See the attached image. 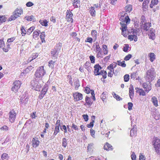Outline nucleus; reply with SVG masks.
I'll return each mask as SVG.
<instances>
[{
	"label": "nucleus",
	"mask_w": 160,
	"mask_h": 160,
	"mask_svg": "<svg viewBox=\"0 0 160 160\" xmlns=\"http://www.w3.org/2000/svg\"><path fill=\"white\" fill-rule=\"evenodd\" d=\"M89 58L91 62V63H95V57L93 56H90L89 57Z\"/></svg>",
	"instance_id": "60"
},
{
	"label": "nucleus",
	"mask_w": 160,
	"mask_h": 160,
	"mask_svg": "<svg viewBox=\"0 0 160 160\" xmlns=\"http://www.w3.org/2000/svg\"><path fill=\"white\" fill-rule=\"evenodd\" d=\"M135 90H136V92L138 93L139 95L142 96L146 95L145 92L142 89L137 88H135Z\"/></svg>",
	"instance_id": "14"
},
{
	"label": "nucleus",
	"mask_w": 160,
	"mask_h": 160,
	"mask_svg": "<svg viewBox=\"0 0 160 160\" xmlns=\"http://www.w3.org/2000/svg\"><path fill=\"white\" fill-rule=\"evenodd\" d=\"M16 113L13 110H12L9 112V119L11 123L13 122L16 118Z\"/></svg>",
	"instance_id": "7"
},
{
	"label": "nucleus",
	"mask_w": 160,
	"mask_h": 160,
	"mask_svg": "<svg viewBox=\"0 0 160 160\" xmlns=\"http://www.w3.org/2000/svg\"><path fill=\"white\" fill-rule=\"evenodd\" d=\"M62 47V43L59 42L57 44V45L55 47V49H56L59 52Z\"/></svg>",
	"instance_id": "37"
},
{
	"label": "nucleus",
	"mask_w": 160,
	"mask_h": 160,
	"mask_svg": "<svg viewBox=\"0 0 160 160\" xmlns=\"http://www.w3.org/2000/svg\"><path fill=\"white\" fill-rule=\"evenodd\" d=\"M90 12L92 16H95L96 15V12L94 9V7H91L90 10Z\"/></svg>",
	"instance_id": "29"
},
{
	"label": "nucleus",
	"mask_w": 160,
	"mask_h": 160,
	"mask_svg": "<svg viewBox=\"0 0 160 160\" xmlns=\"http://www.w3.org/2000/svg\"><path fill=\"white\" fill-rule=\"evenodd\" d=\"M74 83L75 85V88L76 89H77L80 86L79 81L78 80H77L74 82Z\"/></svg>",
	"instance_id": "52"
},
{
	"label": "nucleus",
	"mask_w": 160,
	"mask_h": 160,
	"mask_svg": "<svg viewBox=\"0 0 160 160\" xmlns=\"http://www.w3.org/2000/svg\"><path fill=\"white\" fill-rule=\"evenodd\" d=\"M39 22L42 26L46 27L48 25V22L46 20H40L39 21Z\"/></svg>",
	"instance_id": "30"
},
{
	"label": "nucleus",
	"mask_w": 160,
	"mask_h": 160,
	"mask_svg": "<svg viewBox=\"0 0 160 160\" xmlns=\"http://www.w3.org/2000/svg\"><path fill=\"white\" fill-rule=\"evenodd\" d=\"M46 94V93L44 92H42V91L41 94L38 96V98L39 99H41L44 96V95Z\"/></svg>",
	"instance_id": "55"
},
{
	"label": "nucleus",
	"mask_w": 160,
	"mask_h": 160,
	"mask_svg": "<svg viewBox=\"0 0 160 160\" xmlns=\"http://www.w3.org/2000/svg\"><path fill=\"white\" fill-rule=\"evenodd\" d=\"M8 128L6 126H4L0 128L1 131H7L8 130Z\"/></svg>",
	"instance_id": "58"
},
{
	"label": "nucleus",
	"mask_w": 160,
	"mask_h": 160,
	"mask_svg": "<svg viewBox=\"0 0 160 160\" xmlns=\"http://www.w3.org/2000/svg\"><path fill=\"white\" fill-rule=\"evenodd\" d=\"M93 145L94 144L92 143L88 144L87 147V150L88 151L89 150H90L92 149Z\"/></svg>",
	"instance_id": "54"
},
{
	"label": "nucleus",
	"mask_w": 160,
	"mask_h": 160,
	"mask_svg": "<svg viewBox=\"0 0 160 160\" xmlns=\"http://www.w3.org/2000/svg\"><path fill=\"white\" fill-rule=\"evenodd\" d=\"M90 91L91 92V94L92 96V99L94 100H95V94L94 93V91L93 90H91L88 87H86L85 90V92L87 93H89L90 92Z\"/></svg>",
	"instance_id": "13"
},
{
	"label": "nucleus",
	"mask_w": 160,
	"mask_h": 160,
	"mask_svg": "<svg viewBox=\"0 0 160 160\" xmlns=\"http://www.w3.org/2000/svg\"><path fill=\"white\" fill-rule=\"evenodd\" d=\"M118 65L121 66L123 67H126V64L125 63V61H124L122 62L120 61H118Z\"/></svg>",
	"instance_id": "36"
},
{
	"label": "nucleus",
	"mask_w": 160,
	"mask_h": 160,
	"mask_svg": "<svg viewBox=\"0 0 160 160\" xmlns=\"http://www.w3.org/2000/svg\"><path fill=\"white\" fill-rule=\"evenodd\" d=\"M130 47L128 44H125L124 45V46L123 48V50L125 52H128L129 50V49Z\"/></svg>",
	"instance_id": "38"
},
{
	"label": "nucleus",
	"mask_w": 160,
	"mask_h": 160,
	"mask_svg": "<svg viewBox=\"0 0 160 160\" xmlns=\"http://www.w3.org/2000/svg\"><path fill=\"white\" fill-rule=\"evenodd\" d=\"M117 66V64H113V63L110 64L109 66H108L107 69H112L114 70V68H115Z\"/></svg>",
	"instance_id": "33"
},
{
	"label": "nucleus",
	"mask_w": 160,
	"mask_h": 160,
	"mask_svg": "<svg viewBox=\"0 0 160 160\" xmlns=\"http://www.w3.org/2000/svg\"><path fill=\"white\" fill-rule=\"evenodd\" d=\"M129 79V76L128 74H126L124 76V81L125 82L128 81Z\"/></svg>",
	"instance_id": "49"
},
{
	"label": "nucleus",
	"mask_w": 160,
	"mask_h": 160,
	"mask_svg": "<svg viewBox=\"0 0 160 160\" xmlns=\"http://www.w3.org/2000/svg\"><path fill=\"white\" fill-rule=\"evenodd\" d=\"M85 101L87 104L90 106L92 104V102L91 101L90 98L86 96L85 98Z\"/></svg>",
	"instance_id": "28"
},
{
	"label": "nucleus",
	"mask_w": 160,
	"mask_h": 160,
	"mask_svg": "<svg viewBox=\"0 0 160 160\" xmlns=\"http://www.w3.org/2000/svg\"><path fill=\"white\" fill-rule=\"evenodd\" d=\"M59 52L58 50L55 49L53 50H52L51 52V54L52 56L54 57H57L58 54Z\"/></svg>",
	"instance_id": "27"
},
{
	"label": "nucleus",
	"mask_w": 160,
	"mask_h": 160,
	"mask_svg": "<svg viewBox=\"0 0 160 160\" xmlns=\"http://www.w3.org/2000/svg\"><path fill=\"white\" fill-rule=\"evenodd\" d=\"M150 61L152 62L156 58V55L152 52L150 53L148 55Z\"/></svg>",
	"instance_id": "21"
},
{
	"label": "nucleus",
	"mask_w": 160,
	"mask_h": 160,
	"mask_svg": "<svg viewBox=\"0 0 160 160\" xmlns=\"http://www.w3.org/2000/svg\"><path fill=\"white\" fill-rule=\"evenodd\" d=\"M142 87L145 89L146 92H148L151 89V87L149 85H148L146 83H143L142 84Z\"/></svg>",
	"instance_id": "17"
},
{
	"label": "nucleus",
	"mask_w": 160,
	"mask_h": 160,
	"mask_svg": "<svg viewBox=\"0 0 160 160\" xmlns=\"http://www.w3.org/2000/svg\"><path fill=\"white\" fill-rule=\"evenodd\" d=\"M132 56L130 54H129L125 56L124 58V60L125 61L128 60L130 58H131Z\"/></svg>",
	"instance_id": "57"
},
{
	"label": "nucleus",
	"mask_w": 160,
	"mask_h": 160,
	"mask_svg": "<svg viewBox=\"0 0 160 160\" xmlns=\"http://www.w3.org/2000/svg\"><path fill=\"white\" fill-rule=\"evenodd\" d=\"M34 28L33 27H31L28 29L27 31V33L29 35L34 30Z\"/></svg>",
	"instance_id": "48"
},
{
	"label": "nucleus",
	"mask_w": 160,
	"mask_h": 160,
	"mask_svg": "<svg viewBox=\"0 0 160 160\" xmlns=\"http://www.w3.org/2000/svg\"><path fill=\"white\" fill-rule=\"evenodd\" d=\"M73 96L75 101H78L82 99V94L78 92H76L73 94Z\"/></svg>",
	"instance_id": "8"
},
{
	"label": "nucleus",
	"mask_w": 160,
	"mask_h": 160,
	"mask_svg": "<svg viewBox=\"0 0 160 160\" xmlns=\"http://www.w3.org/2000/svg\"><path fill=\"white\" fill-rule=\"evenodd\" d=\"M46 73L44 67L42 66L38 68L34 74V76L36 78L41 79Z\"/></svg>",
	"instance_id": "1"
},
{
	"label": "nucleus",
	"mask_w": 160,
	"mask_h": 160,
	"mask_svg": "<svg viewBox=\"0 0 160 160\" xmlns=\"http://www.w3.org/2000/svg\"><path fill=\"white\" fill-rule=\"evenodd\" d=\"M72 16L73 14L72 12L67 10L66 12V19L68 22H72L73 21L72 18Z\"/></svg>",
	"instance_id": "10"
},
{
	"label": "nucleus",
	"mask_w": 160,
	"mask_h": 160,
	"mask_svg": "<svg viewBox=\"0 0 160 160\" xmlns=\"http://www.w3.org/2000/svg\"><path fill=\"white\" fill-rule=\"evenodd\" d=\"M40 32V31H34L33 33V38H35L38 37L39 36Z\"/></svg>",
	"instance_id": "41"
},
{
	"label": "nucleus",
	"mask_w": 160,
	"mask_h": 160,
	"mask_svg": "<svg viewBox=\"0 0 160 160\" xmlns=\"http://www.w3.org/2000/svg\"><path fill=\"white\" fill-rule=\"evenodd\" d=\"M96 52L97 53L96 54V57L97 58H103V54L102 51H96Z\"/></svg>",
	"instance_id": "34"
},
{
	"label": "nucleus",
	"mask_w": 160,
	"mask_h": 160,
	"mask_svg": "<svg viewBox=\"0 0 160 160\" xmlns=\"http://www.w3.org/2000/svg\"><path fill=\"white\" fill-rule=\"evenodd\" d=\"M125 9L126 12H129L130 11L132 10V6L130 5H128V6L126 7Z\"/></svg>",
	"instance_id": "42"
},
{
	"label": "nucleus",
	"mask_w": 160,
	"mask_h": 160,
	"mask_svg": "<svg viewBox=\"0 0 160 160\" xmlns=\"http://www.w3.org/2000/svg\"><path fill=\"white\" fill-rule=\"evenodd\" d=\"M151 101L153 104V105L157 107L158 106V100L157 98L153 96L152 98Z\"/></svg>",
	"instance_id": "23"
},
{
	"label": "nucleus",
	"mask_w": 160,
	"mask_h": 160,
	"mask_svg": "<svg viewBox=\"0 0 160 160\" xmlns=\"http://www.w3.org/2000/svg\"><path fill=\"white\" fill-rule=\"evenodd\" d=\"M60 129L62 131L64 130L65 133H66L67 132V129L66 126L65 125H63L62 127H60Z\"/></svg>",
	"instance_id": "61"
},
{
	"label": "nucleus",
	"mask_w": 160,
	"mask_h": 160,
	"mask_svg": "<svg viewBox=\"0 0 160 160\" xmlns=\"http://www.w3.org/2000/svg\"><path fill=\"white\" fill-rule=\"evenodd\" d=\"M31 84L33 87V88L36 91L39 90V88L41 87V84L40 83L39 81L36 79L31 81Z\"/></svg>",
	"instance_id": "3"
},
{
	"label": "nucleus",
	"mask_w": 160,
	"mask_h": 160,
	"mask_svg": "<svg viewBox=\"0 0 160 160\" xmlns=\"http://www.w3.org/2000/svg\"><path fill=\"white\" fill-rule=\"evenodd\" d=\"M154 141L153 145L155 151L157 153H160V140L158 138H156Z\"/></svg>",
	"instance_id": "4"
},
{
	"label": "nucleus",
	"mask_w": 160,
	"mask_h": 160,
	"mask_svg": "<svg viewBox=\"0 0 160 160\" xmlns=\"http://www.w3.org/2000/svg\"><path fill=\"white\" fill-rule=\"evenodd\" d=\"M32 142L33 145V147L36 148L38 146L39 142L38 140H36L34 138H33Z\"/></svg>",
	"instance_id": "24"
},
{
	"label": "nucleus",
	"mask_w": 160,
	"mask_h": 160,
	"mask_svg": "<svg viewBox=\"0 0 160 160\" xmlns=\"http://www.w3.org/2000/svg\"><path fill=\"white\" fill-rule=\"evenodd\" d=\"M155 30L154 29L152 28H150L148 35L149 38L153 40H154L155 38Z\"/></svg>",
	"instance_id": "11"
},
{
	"label": "nucleus",
	"mask_w": 160,
	"mask_h": 160,
	"mask_svg": "<svg viewBox=\"0 0 160 160\" xmlns=\"http://www.w3.org/2000/svg\"><path fill=\"white\" fill-rule=\"evenodd\" d=\"M84 119L85 121L86 122L87 121L88 119V116L87 114H83L82 116Z\"/></svg>",
	"instance_id": "64"
},
{
	"label": "nucleus",
	"mask_w": 160,
	"mask_h": 160,
	"mask_svg": "<svg viewBox=\"0 0 160 160\" xmlns=\"http://www.w3.org/2000/svg\"><path fill=\"white\" fill-rule=\"evenodd\" d=\"M128 109L129 110H131L132 109V107L133 106V104L132 102H129L128 103Z\"/></svg>",
	"instance_id": "63"
},
{
	"label": "nucleus",
	"mask_w": 160,
	"mask_h": 160,
	"mask_svg": "<svg viewBox=\"0 0 160 160\" xmlns=\"http://www.w3.org/2000/svg\"><path fill=\"white\" fill-rule=\"evenodd\" d=\"M55 61H53L52 60H51L49 61L48 62V66L51 68L52 69L54 68V65L55 63Z\"/></svg>",
	"instance_id": "32"
},
{
	"label": "nucleus",
	"mask_w": 160,
	"mask_h": 160,
	"mask_svg": "<svg viewBox=\"0 0 160 160\" xmlns=\"http://www.w3.org/2000/svg\"><path fill=\"white\" fill-rule=\"evenodd\" d=\"M91 34L93 38L96 39L97 35V32L95 30L92 31Z\"/></svg>",
	"instance_id": "43"
},
{
	"label": "nucleus",
	"mask_w": 160,
	"mask_h": 160,
	"mask_svg": "<svg viewBox=\"0 0 160 160\" xmlns=\"http://www.w3.org/2000/svg\"><path fill=\"white\" fill-rule=\"evenodd\" d=\"M33 68V67L32 66H29L25 70V73H28L30 71H31V70Z\"/></svg>",
	"instance_id": "59"
},
{
	"label": "nucleus",
	"mask_w": 160,
	"mask_h": 160,
	"mask_svg": "<svg viewBox=\"0 0 160 160\" xmlns=\"http://www.w3.org/2000/svg\"><path fill=\"white\" fill-rule=\"evenodd\" d=\"M137 130L136 125H133V128L131 130L130 135L132 137L135 136L136 135Z\"/></svg>",
	"instance_id": "15"
},
{
	"label": "nucleus",
	"mask_w": 160,
	"mask_h": 160,
	"mask_svg": "<svg viewBox=\"0 0 160 160\" xmlns=\"http://www.w3.org/2000/svg\"><path fill=\"white\" fill-rule=\"evenodd\" d=\"M94 73L95 76L100 75V72L99 70L102 69V68L98 64H97L94 66Z\"/></svg>",
	"instance_id": "9"
},
{
	"label": "nucleus",
	"mask_w": 160,
	"mask_h": 160,
	"mask_svg": "<svg viewBox=\"0 0 160 160\" xmlns=\"http://www.w3.org/2000/svg\"><path fill=\"white\" fill-rule=\"evenodd\" d=\"M120 20L122 22H125L126 24L129 23L130 22V19L128 16L124 17L123 16H121L120 18Z\"/></svg>",
	"instance_id": "12"
},
{
	"label": "nucleus",
	"mask_w": 160,
	"mask_h": 160,
	"mask_svg": "<svg viewBox=\"0 0 160 160\" xmlns=\"http://www.w3.org/2000/svg\"><path fill=\"white\" fill-rule=\"evenodd\" d=\"M22 8H17L13 12V15L8 18V21H11L15 20L19 17L20 15L22 14Z\"/></svg>",
	"instance_id": "2"
},
{
	"label": "nucleus",
	"mask_w": 160,
	"mask_h": 160,
	"mask_svg": "<svg viewBox=\"0 0 160 160\" xmlns=\"http://www.w3.org/2000/svg\"><path fill=\"white\" fill-rule=\"evenodd\" d=\"M21 30L22 32V36H24L26 33V31L24 29V27L22 26L21 28Z\"/></svg>",
	"instance_id": "51"
},
{
	"label": "nucleus",
	"mask_w": 160,
	"mask_h": 160,
	"mask_svg": "<svg viewBox=\"0 0 160 160\" xmlns=\"http://www.w3.org/2000/svg\"><path fill=\"white\" fill-rule=\"evenodd\" d=\"M137 75L138 74L137 72H133V73L131 74L130 77L131 79H132L134 80V79L136 77Z\"/></svg>",
	"instance_id": "45"
},
{
	"label": "nucleus",
	"mask_w": 160,
	"mask_h": 160,
	"mask_svg": "<svg viewBox=\"0 0 160 160\" xmlns=\"http://www.w3.org/2000/svg\"><path fill=\"white\" fill-rule=\"evenodd\" d=\"M132 31H131V32H132V35H130L128 36V39L129 40H130L131 41H132L133 40V39L134 38V37H135V34H134L135 32V31H134V30L132 29Z\"/></svg>",
	"instance_id": "31"
},
{
	"label": "nucleus",
	"mask_w": 160,
	"mask_h": 160,
	"mask_svg": "<svg viewBox=\"0 0 160 160\" xmlns=\"http://www.w3.org/2000/svg\"><path fill=\"white\" fill-rule=\"evenodd\" d=\"M8 157V154H6V153H3L1 156L2 159L4 160L5 159H6Z\"/></svg>",
	"instance_id": "50"
},
{
	"label": "nucleus",
	"mask_w": 160,
	"mask_h": 160,
	"mask_svg": "<svg viewBox=\"0 0 160 160\" xmlns=\"http://www.w3.org/2000/svg\"><path fill=\"white\" fill-rule=\"evenodd\" d=\"M155 72L153 68H151L147 72L146 77L149 79L152 80L155 77Z\"/></svg>",
	"instance_id": "5"
},
{
	"label": "nucleus",
	"mask_w": 160,
	"mask_h": 160,
	"mask_svg": "<svg viewBox=\"0 0 160 160\" xmlns=\"http://www.w3.org/2000/svg\"><path fill=\"white\" fill-rule=\"evenodd\" d=\"M101 73L100 75L102 76V77L104 79H105L107 77V72L106 71L104 70H102L100 72Z\"/></svg>",
	"instance_id": "35"
},
{
	"label": "nucleus",
	"mask_w": 160,
	"mask_h": 160,
	"mask_svg": "<svg viewBox=\"0 0 160 160\" xmlns=\"http://www.w3.org/2000/svg\"><path fill=\"white\" fill-rule=\"evenodd\" d=\"M125 22H121L120 24L121 25L122 30H127V27L126 24L124 23Z\"/></svg>",
	"instance_id": "40"
},
{
	"label": "nucleus",
	"mask_w": 160,
	"mask_h": 160,
	"mask_svg": "<svg viewBox=\"0 0 160 160\" xmlns=\"http://www.w3.org/2000/svg\"><path fill=\"white\" fill-rule=\"evenodd\" d=\"M110 71L108 72V76L112 77V76L113 74H114V70L112 69H109Z\"/></svg>",
	"instance_id": "53"
},
{
	"label": "nucleus",
	"mask_w": 160,
	"mask_h": 160,
	"mask_svg": "<svg viewBox=\"0 0 160 160\" xmlns=\"http://www.w3.org/2000/svg\"><path fill=\"white\" fill-rule=\"evenodd\" d=\"M104 149L106 150L109 151L112 149V146L108 143L107 142L104 146Z\"/></svg>",
	"instance_id": "22"
},
{
	"label": "nucleus",
	"mask_w": 160,
	"mask_h": 160,
	"mask_svg": "<svg viewBox=\"0 0 160 160\" xmlns=\"http://www.w3.org/2000/svg\"><path fill=\"white\" fill-rule=\"evenodd\" d=\"M63 147L65 148L67 145V140L65 138H63L62 140V144Z\"/></svg>",
	"instance_id": "44"
},
{
	"label": "nucleus",
	"mask_w": 160,
	"mask_h": 160,
	"mask_svg": "<svg viewBox=\"0 0 160 160\" xmlns=\"http://www.w3.org/2000/svg\"><path fill=\"white\" fill-rule=\"evenodd\" d=\"M129 97L131 99H132L134 96V90L133 86L131 84L129 88Z\"/></svg>",
	"instance_id": "16"
},
{
	"label": "nucleus",
	"mask_w": 160,
	"mask_h": 160,
	"mask_svg": "<svg viewBox=\"0 0 160 160\" xmlns=\"http://www.w3.org/2000/svg\"><path fill=\"white\" fill-rule=\"evenodd\" d=\"M106 93L105 92H103L101 96V98L103 101H104L106 98Z\"/></svg>",
	"instance_id": "56"
},
{
	"label": "nucleus",
	"mask_w": 160,
	"mask_h": 160,
	"mask_svg": "<svg viewBox=\"0 0 160 160\" xmlns=\"http://www.w3.org/2000/svg\"><path fill=\"white\" fill-rule=\"evenodd\" d=\"M90 65L91 64L89 62H86L84 67L88 71H89L90 70Z\"/></svg>",
	"instance_id": "39"
},
{
	"label": "nucleus",
	"mask_w": 160,
	"mask_h": 160,
	"mask_svg": "<svg viewBox=\"0 0 160 160\" xmlns=\"http://www.w3.org/2000/svg\"><path fill=\"white\" fill-rule=\"evenodd\" d=\"M113 97L115 98L117 100L120 101L122 100V98H120L118 95L116 94V93H114V94H113Z\"/></svg>",
	"instance_id": "47"
},
{
	"label": "nucleus",
	"mask_w": 160,
	"mask_h": 160,
	"mask_svg": "<svg viewBox=\"0 0 160 160\" xmlns=\"http://www.w3.org/2000/svg\"><path fill=\"white\" fill-rule=\"evenodd\" d=\"M38 56V54L37 53H34L32 55V59L29 60V59H28V62H30L33 59H35L36 58H37Z\"/></svg>",
	"instance_id": "46"
},
{
	"label": "nucleus",
	"mask_w": 160,
	"mask_h": 160,
	"mask_svg": "<svg viewBox=\"0 0 160 160\" xmlns=\"http://www.w3.org/2000/svg\"><path fill=\"white\" fill-rule=\"evenodd\" d=\"M21 83L19 80L15 81L13 83V86L12 88V90L14 92H16L20 88Z\"/></svg>",
	"instance_id": "6"
},
{
	"label": "nucleus",
	"mask_w": 160,
	"mask_h": 160,
	"mask_svg": "<svg viewBox=\"0 0 160 160\" xmlns=\"http://www.w3.org/2000/svg\"><path fill=\"white\" fill-rule=\"evenodd\" d=\"M71 1L74 8H78L80 5V1L79 0H71Z\"/></svg>",
	"instance_id": "20"
},
{
	"label": "nucleus",
	"mask_w": 160,
	"mask_h": 160,
	"mask_svg": "<svg viewBox=\"0 0 160 160\" xmlns=\"http://www.w3.org/2000/svg\"><path fill=\"white\" fill-rule=\"evenodd\" d=\"M25 18L26 20L28 21H32L33 22H34L35 20V19L34 16L33 15L26 16L25 17Z\"/></svg>",
	"instance_id": "26"
},
{
	"label": "nucleus",
	"mask_w": 160,
	"mask_h": 160,
	"mask_svg": "<svg viewBox=\"0 0 160 160\" xmlns=\"http://www.w3.org/2000/svg\"><path fill=\"white\" fill-rule=\"evenodd\" d=\"M103 54L107 55L108 52V50L107 46L105 45H103L102 46Z\"/></svg>",
	"instance_id": "25"
},
{
	"label": "nucleus",
	"mask_w": 160,
	"mask_h": 160,
	"mask_svg": "<svg viewBox=\"0 0 160 160\" xmlns=\"http://www.w3.org/2000/svg\"><path fill=\"white\" fill-rule=\"evenodd\" d=\"M28 100V97L26 96H22L21 98V102L22 104H26V103Z\"/></svg>",
	"instance_id": "18"
},
{
	"label": "nucleus",
	"mask_w": 160,
	"mask_h": 160,
	"mask_svg": "<svg viewBox=\"0 0 160 160\" xmlns=\"http://www.w3.org/2000/svg\"><path fill=\"white\" fill-rule=\"evenodd\" d=\"M90 132L91 136L93 138H95V131L92 129H90Z\"/></svg>",
	"instance_id": "62"
},
{
	"label": "nucleus",
	"mask_w": 160,
	"mask_h": 160,
	"mask_svg": "<svg viewBox=\"0 0 160 160\" xmlns=\"http://www.w3.org/2000/svg\"><path fill=\"white\" fill-rule=\"evenodd\" d=\"M150 24H151V23H144L143 25L142 26V28H143L144 30L147 31L151 26L150 25Z\"/></svg>",
	"instance_id": "19"
}]
</instances>
